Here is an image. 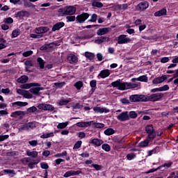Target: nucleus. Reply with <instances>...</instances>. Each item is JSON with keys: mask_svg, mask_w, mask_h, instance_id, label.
Listing matches in <instances>:
<instances>
[{"mask_svg": "<svg viewBox=\"0 0 178 178\" xmlns=\"http://www.w3.org/2000/svg\"><path fill=\"white\" fill-rule=\"evenodd\" d=\"M83 122V127H90L92 123H94V121H86Z\"/></svg>", "mask_w": 178, "mask_h": 178, "instance_id": "62", "label": "nucleus"}, {"mask_svg": "<svg viewBox=\"0 0 178 178\" xmlns=\"http://www.w3.org/2000/svg\"><path fill=\"white\" fill-rule=\"evenodd\" d=\"M55 136L54 134V132H50V133H44L42 135L40 136V138H49V137H54Z\"/></svg>", "mask_w": 178, "mask_h": 178, "instance_id": "41", "label": "nucleus"}, {"mask_svg": "<svg viewBox=\"0 0 178 178\" xmlns=\"http://www.w3.org/2000/svg\"><path fill=\"white\" fill-rule=\"evenodd\" d=\"M3 172L6 175H16V172H15V170H3Z\"/></svg>", "mask_w": 178, "mask_h": 178, "instance_id": "57", "label": "nucleus"}, {"mask_svg": "<svg viewBox=\"0 0 178 178\" xmlns=\"http://www.w3.org/2000/svg\"><path fill=\"white\" fill-rule=\"evenodd\" d=\"M3 23H6V24H12V23H13V18L10 17L5 18L3 19Z\"/></svg>", "mask_w": 178, "mask_h": 178, "instance_id": "53", "label": "nucleus"}, {"mask_svg": "<svg viewBox=\"0 0 178 178\" xmlns=\"http://www.w3.org/2000/svg\"><path fill=\"white\" fill-rule=\"evenodd\" d=\"M65 85H66L65 81L54 83L55 87H57L58 88H63Z\"/></svg>", "mask_w": 178, "mask_h": 178, "instance_id": "49", "label": "nucleus"}, {"mask_svg": "<svg viewBox=\"0 0 178 178\" xmlns=\"http://www.w3.org/2000/svg\"><path fill=\"white\" fill-rule=\"evenodd\" d=\"M74 87L76 88V90H81V88L83 87V81H79L76 83H74Z\"/></svg>", "mask_w": 178, "mask_h": 178, "instance_id": "47", "label": "nucleus"}, {"mask_svg": "<svg viewBox=\"0 0 178 178\" xmlns=\"http://www.w3.org/2000/svg\"><path fill=\"white\" fill-rule=\"evenodd\" d=\"M102 148L104 151H106V152H109V151H111V146L108 143L103 144Z\"/></svg>", "mask_w": 178, "mask_h": 178, "instance_id": "48", "label": "nucleus"}, {"mask_svg": "<svg viewBox=\"0 0 178 178\" xmlns=\"http://www.w3.org/2000/svg\"><path fill=\"white\" fill-rule=\"evenodd\" d=\"M145 102H156L163 98V93H154L149 96L145 95Z\"/></svg>", "mask_w": 178, "mask_h": 178, "instance_id": "2", "label": "nucleus"}, {"mask_svg": "<svg viewBox=\"0 0 178 178\" xmlns=\"http://www.w3.org/2000/svg\"><path fill=\"white\" fill-rule=\"evenodd\" d=\"M76 13V8L73 6H66L65 7V15L72 16Z\"/></svg>", "mask_w": 178, "mask_h": 178, "instance_id": "17", "label": "nucleus"}, {"mask_svg": "<svg viewBox=\"0 0 178 178\" xmlns=\"http://www.w3.org/2000/svg\"><path fill=\"white\" fill-rule=\"evenodd\" d=\"M49 31V28L47 26H40L35 28L36 34H45V33H48Z\"/></svg>", "mask_w": 178, "mask_h": 178, "instance_id": "18", "label": "nucleus"}, {"mask_svg": "<svg viewBox=\"0 0 178 178\" xmlns=\"http://www.w3.org/2000/svg\"><path fill=\"white\" fill-rule=\"evenodd\" d=\"M118 44H129L131 42V39L127 38V35H120L117 39Z\"/></svg>", "mask_w": 178, "mask_h": 178, "instance_id": "6", "label": "nucleus"}, {"mask_svg": "<svg viewBox=\"0 0 178 178\" xmlns=\"http://www.w3.org/2000/svg\"><path fill=\"white\" fill-rule=\"evenodd\" d=\"M35 122H29L27 124L24 125L22 130H29V129H35Z\"/></svg>", "mask_w": 178, "mask_h": 178, "instance_id": "26", "label": "nucleus"}, {"mask_svg": "<svg viewBox=\"0 0 178 178\" xmlns=\"http://www.w3.org/2000/svg\"><path fill=\"white\" fill-rule=\"evenodd\" d=\"M116 133V131L113 128H108L104 131L105 136H112Z\"/></svg>", "mask_w": 178, "mask_h": 178, "instance_id": "35", "label": "nucleus"}, {"mask_svg": "<svg viewBox=\"0 0 178 178\" xmlns=\"http://www.w3.org/2000/svg\"><path fill=\"white\" fill-rule=\"evenodd\" d=\"M132 81L134 83H136V81H142L143 83H148V76L146 75H143L138 78L132 79Z\"/></svg>", "mask_w": 178, "mask_h": 178, "instance_id": "23", "label": "nucleus"}, {"mask_svg": "<svg viewBox=\"0 0 178 178\" xmlns=\"http://www.w3.org/2000/svg\"><path fill=\"white\" fill-rule=\"evenodd\" d=\"M54 43H50L47 44H44L42 47H40V51H47V49H49V48H52V46L51 44H53Z\"/></svg>", "mask_w": 178, "mask_h": 178, "instance_id": "50", "label": "nucleus"}, {"mask_svg": "<svg viewBox=\"0 0 178 178\" xmlns=\"http://www.w3.org/2000/svg\"><path fill=\"white\" fill-rule=\"evenodd\" d=\"M63 27H65V22H57L54 25H53L51 31L53 32L59 31V30Z\"/></svg>", "mask_w": 178, "mask_h": 178, "instance_id": "19", "label": "nucleus"}, {"mask_svg": "<svg viewBox=\"0 0 178 178\" xmlns=\"http://www.w3.org/2000/svg\"><path fill=\"white\" fill-rule=\"evenodd\" d=\"M16 16H17V17H29L30 13H29V11L22 10L17 12Z\"/></svg>", "mask_w": 178, "mask_h": 178, "instance_id": "28", "label": "nucleus"}, {"mask_svg": "<svg viewBox=\"0 0 178 178\" xmlns=\"http://www.w3.org/2000/svg\"><path fill=\"white\" fill-rule=\"evenodd\" d=\"M102 143H104V142L98 138H94L92 140H90V144H93L94 145H96L97 147H101Z\"/></svg>", "mask_w": 178, "mask_h": 178, "instance_id": "30", "label": "nucleus"}, {"mask_svg": "<svg viewBox=\"0 0 178 178\" xmlns=\"http://www.w3.org/2000/svg\"><path fill=\"white\" fill-rule=\"evenodd\" d=\"M149 6V3L148 1H142L137 6L138 10H141L142 12H144L146 9H148V7Z\"/></svg>", "mask_w": 178, "mask_h": 178, "instance_id": "11", "label": "nucleus"}, {"mask_svg": "<svg viewBox=\"0 0 178 178\" xmlns=\"http://www.w3.org/2000/svg\"><path fill=\"white\" fill-rule=\"evenodd\" d=\"M111 30H112L111 28H100L97 31V35H105V34H108Z\"/></svg>", "mask_w": 178, "mask_h": 178, "instance_id": "20", "label": "nucleus"}, {"mask_svg": "<svg viewBox=\"0 0 178 178\" xmlns=\"http://www.w3.org/2000/svg\"><path fill=\"white\" fill-rule=\"evenodd\" d=\"M147 137L149 141H151V140H154L156 137V132L155 131H151V132H147Z\"/></svg>", "mask_w": 178, "mask_h": 178, "instance_id": "34", "label": "nucleus"}, {"mask_svg": "<svg viewBox=\"0 0 178 178\" xmlns=\"http://www.w3.org/2000/svg\"><path fill=\"white\" fill-rule=\"evenodd\" d=\"M70 102V99H66L63 97L58 102V105L59 106H63V105H67Z\"/></svg>", "mask_w": 178, "mask_h": 178, "instance_id": "33", "label": "nucleus"}, {"mask_svg": "<svg viewBox=\"0 0 178 178\" xmlns=\"http://www.w3.org/2000/svg\"><path fill=\"white\" fill-rule=\"evenodd\" d=\"M131 102H145V95H131L129 97Z\"/></svg>", "mask_w": 178, "mask_h": 178, "instance_id": "4", "label": "nucleus"}, {"mask_svg": "<svg viewBox=\"0 0 178 178\" xmlns=\"http://www.w3.org/2000/svg\"><path fill=\"white\" fill-rule=\"evenodd\" d=\"M25 115L26 113L23 111H16L11 113L10 118H15V119L19 118V119H22Z\"/></svg>", "mask_w": 178, "mask_h": 178, "instance_id": "12", "label": "nucleus"}, {"mask_svg": "<svg viewBox=\"0 0 178 178\" xmlns=\"http://www.w3.org/2000/svg\"><path fill=\"white\" fill-rule=\"evenodd\" d=\"M149 141L150 140L149 139L145 140L143 141H141L138 145H139V147H141L142 148L148 147V145H149Z\"/></svg>", "mask_w": 178, "mask_h": 178, "instance_id": "39", "label": "nucleus"}, {"mask_svg": "<svg viewBox=\"0 0 178 178\" xmlns=\"http://www.w3.org/2000/svg\"><path fill=\"white\" fill-rule=\"evenodd\" d=\"M81 173H82L81 170H76V171L70 170V171H67L64 174L63 177H70V176H77Z\"/></svg>", "mask_w": 178, "mask_h": 178, "instance_id": "16", "label": "nucleus"}, {"mask_svg": "<svg viewBox=\"0 0 178 178\" xmlns=\"http://www.w3.org/2000/svg\"><path fill=\"white\" fill-rule=\"evenodd\" d=\"M20 35V29H15L13 31L11 38H16Z\"/></svg>", "mask_w": 178, "mask_h": 178, "instance_id": "42", "label": "nucleus"}, {"mask_svg": "<svg viewBox=\"0 0 178 178\" xmlns=\"http://www.w3.org/2000/svg\"><path fill=\"white\" fill-rule=\"evenodd\" d=\"M31 55H33V51H31V50H29V51H24L22 54V56H24V58H27L29 56H31Z\"/></svg>", "mask_w": 178, "mask_h": 178, "instance_id": "55", "label": "nucleus"}, {"mask_svg": "<svg viewBox=\"0 0 178 178\" xmlns=\"http://www.w3.org/2000/svg\"><path fill=\"white\" fill-rule=\"evenodd\" d=\"M91 167L94 168L95 169V170H97V171L102 170V165L92 164Z\"/></svg>", "mask_w": 178, "mask_h": 178, "instance_id": "58", "label": "nucleus"}, {"mask_svg": "<svg viewBox=\"0 0 178 178\" xmlns=\"http://www.w3.org/2000/svg\"><path fill=\"white\" fill-rule=\"evenodd\" d=\"M67 60L68 63L73 65L74 63H77V62H79V57L73 54H69L67 57Z\"/></svg>", "mask_w": 178, "mask_h": 178, "instance_id": "9", "label": "nucleus"}, {"mask_svg": "<svg viewBox=\"0 0 178 178\" xmlns=\"http://www.w3.org/2000/svg\"><path fill=\"white\" fill-rule=\"evenodd\" d=\"M101 79H106V77H109L111 76V72H109V70H103L100 71L99 75Z\"/></svg>", "mask_w": 178, "mask_h": 178, "instance_id": "22", "label": "nucleus"}, {"mask_svg": "<svg viewBox=\"0 0 178 178\" xmlns=\"http://www.w3.org/2000/svg\"><path fill=\"white\" fill-rule=\"evenodd\" d=\"M85 56L89 60H94L95 58V54L91 52L86 51L85 52Z\"/></svg>", "mask_w": 178, "mask_h": 178, "instance_id": "36", "label": "nucleus"}, {"mask_svg": "<svg viewBox=\"0 0 178 178\" xmlns=\"http://www.w3.org/2000/svg\"><path fill=\"white\" fill-rule=\"evenodd\" d=\"M113 88H118L120 91H124L126 90V82H121L120 79L111 83Z\"/></svg>", "mask_w": 178, "mask_h": 178, "instance_id": "3", "label": "nucleus"}, {"mask_svg": "<svg viewBox=\"0 0 178 178\" xmlns=\"http://www.w3.org/2000/svg\"><path fill=\"white\" fill-rule=\"evenodd\" d=\"M93 111L95 113H109L111 112L109 109L99 106H95Z\"/></svg>", "mask_w": 178, "mask_h": 178, "instance_id": "14", "label": "nucleus"}, {"mask_svg": "<svg viewBox=\"0 0 178 178\" xmlns=\"http://www.w3.org/2000/svg\"><path fill=\"white\" fill-rule=\"evenodd\" d=\"M17 81L20 84H24L29 81V76L26 75H22L17 79Z\"/></svg>", "mask_w": 178, "mask_h": 178, "instance_id": "27", "label": "nucleus"}, {"mask_svg": "<svg viewBox=\"0 0 178 178\" xmlns=\"http://www.w3.org/2000/svg\"><path fill=\"white\" fill-rule=\"evenodd\" d=\"M126 140H127V137L126 136H123V137L114 136L112 138L113 149H114L115 151H120V149H122V148H124V146L126 145Z\"/></svg>", "mask_w": 178, "mask_h": 178, "instance_id": "1", "label": "nucleus"}, {"mask_svg": "<svg viewBox=\"0 0 178 178\" xmlns=\"http://www.w3.org/2000/svg\"><path fill=\"white\" fill-rule=\"evenodd\" d=\"M67 124H69L68 122L59 123L57 125V129H66V127H67Z\"/></svg>", "mask_w": 178, "mask_h": 178, "instance_id": "45", "label": "nucleus"}, {"mask_svg": "<svg viewBox=\"0 0 178 178\" xmlns=\"http://www.w3.org/2000/svg\"><path fill=\"white\" fill-rule=\"evenodd\" d=\"M90 17V14L88 13H83L81 15H79L76 17V22L78 23H84L87 19Z\"/></svg>", "mask_w": 178, "mask_h": 178, "instance_id": "7", "label": "nucleus"}, {"mask_svg": "<svg viewBox=\"0 0 178 178\" xmlns=\"http://www.w3.org/2000/svg\"><path fill=\"white\" fill-rule=\"evenodd\" d=\"M166 13H168L166 8H163L154 13V16L155 17H161V16H165Z\"/></svg>", "mask_w": 178, "mask_h": 178, "instance_id": "24", "label": "nucleus"}, {"mask_svg": "<svg viewBox=\"0 0 178 178\" xmlns=\"http://www.w3.org/2000/svg\"><path fill=\"white\" fill-rule=\"evenodd\" d=\"M26 155L28 156H31L32 158H37V156H38V152L37 151L30 152L28 150L26 152Z\"/></svg>", "mask_w": 178, "mask_h": 178, "instance_id": "38", "label": "nucleus"}, {"mask_svg": "<svg viewBox=\"0 0 178 178\" xmlns=\"http://www.w3.org/2000/svg\"><path fill=\"white\" fill-rule=\"evenodd\" d=\"M92 124L96 129H104V127H105V124L99 123V122H95L94 121L92 123Z\"/></svg>", "mask_w": 178, "mask_h": 178, "instance_id": "40", "label": "nucleus"}, {"mask_svg": "<svg viewBox=\"0 0 178 178\" xmlns=\"http://www.w3.org/2000/svg\"><path fill=\"white\" fill-rule=\"evenodd\" d=\"M90 86L91 88H97V80H92L90 82Z\"/></svg>", "mask_w": 178, "mask_h": 178, "instance_id": "61", "label": "nucleus"}, {"mask_svg": "<svg viewBox=\"0 0 178 178\" xmlns=\"http://www.w3.org/2000/svg\"><path fill=\"white\" fill-rule=\"evenodd\" d=\"M109 38L106 36H101L98 38L97 40H95V44H102V42H105V41H107V42L109 41Z\"/></svg>", "mask_w": 178, "mask_h": 178, "instance_id": "25", "label": "nucleus"}, {"mask_svg": "<svg viewBox=\"0 0 178 178\" xmlns=\"http://www.w3.org/2000/svg\"><path fill=\"white\" fill-rule=\"evenodd\" d=\"M118 120H120V122H126L127 120H129V111H124L121 113L117 116Z\"/></svg>", "mask_w": 178, "mask_h": 178, "instance_id": "10", "label": "nucleus"}, {"mask_svg": "<svg viewBox=\"0 0 178 178\" xmlns=\"http://www.w3.org/2000/svg\"><path fill=\"white\" fill-rule=\"evenodd\" d=\"M29 103L26 102H15L12 103L13 108H15V109H20V108H23V106H27Z\"/></svg>", "mask_w": 178, "mask_h": 178, "instance_id": "13", "label": "nucleus"}, {"mask_svg": "<svg viewBox=\"0 0 178 178\" xmlns=\"http://www.w3.org/2000/svg\"><path fill=\"white\" fill-rule=\"evenodd\" d=\"M169 90V86L168 85H164L162 87H160V92L162 91H168Z\"/></svg>", "mask_w": 178, "mask_h": 178, "instance_id": "64", "label": "nucleus"}, {"mask_svg": "<svg viewBox=\"0 0 178 178\" xmlns=\"http://www.w3.org/2000/svg\"><path fill=\"white\" fill-rule=\"evenodd\" d=\"M168 77H170V75H162L161 76L156 77L152 81V84H161V83L168 80Z\"/></svg>", "mask_w": 178, "mask_h": 178, "instance_id": "8", "label": "nucleus"}, {"mask_svg": "<svg viewBox=\"0 0 178 178\" xmlns=\"http://www.w3.org/2000/svg\"><path fill=\"white\" fill-rule=\"evenodd\" d=\"M81 144H83V142L81 140H78L73 147V149H79V148L81 147Z\"/></svg>", "mask_w": 178, "mask_h": 178, "instance_id": "52", "label": "nucleus"}, {"mask_svg": "<svg viewBox=\"0 0 178 178\" xmlns=\"http://www.w3.org/2000/svg\"><path fill=\"white\" fill-rule=\"evenodd\" d=\"M66 20L67 22H74L76 20V16H67L66 17Z\"/></svg>", "mask_w": 178, "mask_h": 178, "instance_id": "60", "label": "nucleus"}, {"mask_svg": "<svg viewBox=\"0 0 178 178\" xmlns=\"http://www.w3.org/2000/svg\"><path fill=\"white\" fill-rule=\"evenodd\" d=\"M58 13L60 15V16H63V15H66V8H60L58 9Z\"/></svg>", "mask_w": 178, "mask_h": 178, "instance_id": "63", "label": "nucleus"}, {"mask_svg": "<svg viewBox=\"0 0 178 178\" xmlns=\"http://www.w3.org/2000/svg\"><path fill=\"white\" fill-rule=\"evenodd\" d=\"M97 20H98V15L94 13L91 15L90 19H88V22H90L91 23H96Z\"/></svg>", "mask_w": 178, "mask_h": 178, "instance_id": "43", "label": "nucleus"}, {"mask_svg": "<svg viewBox=\"0 0 178 178\" xmlns=\"http://www.w3.org/2000/svg\"><path fill=\"white\" fill-rule=\"evenodd\" d=\"M159 149V147H156V148H154L152 150H149L147 152V156H152L153 154H156L159 151L158 150Z\"/></svg>", "mask_w": 178, "mask_h": 178, "instance_id": "51", "label": "nucleus"}, {"mask_svg": "<svg viewBox=\"0 0 178 178\" xmlns=\"http://www.w3.org/2000/svg\"><path fill=\"white\" fill-rule=\"evenodd\" d=\"M24 6L25 8H35V5L33 4V3L30 1H27L26 0H24Z\"/></svg>", "mask_w": 178, "mask_h": 178, "instance_id": "44", "label": "nucleus"}, {"mask_svg": "<svg viewBox=\"0 0 178 178\" xmlns=\"http://www.w3.org/2000/svg\"><path fill=\"white\" fill-rule=\"evenodd\" d=\"M138 116V114H137L136 111H130L128 113L129 120H130V119H137Z\"/></svg>", "mask_w": 178, "mask_h": 178, "instance_id": "37", "label": "nucleus"}, {"mask_svg": "<svg viewBox=\"0 0 178 178\" xmlns=\"http://www.w3.org/2000/svg\"><path fill=\"white\" fill-rule=\"evenodd\" d=\"M44 90L43 87H36V88H31L29 91L30 92H31L32 94H33V95H40L41 93L40 92V91H42Z\"/></svg>", "mask_w": 178, "mask_h": 178, "instance_id": "21", "label": "nucleus"}, {"mask_svg": "<svg viewBox=\"0 0 178 178\" xmlns=\"http://www.w3.org/2000/svg\"><path fill=\"white\" fill-rule=\"evenodd\" d=\"M91 5L93 8H104V4L102 2L95 0L92 1Z\"/></svg>", "mask_w": 178, "mask_h": 178, "instance_id": "32", "label": "nucleus"}, {"mask_svg": "<svg viewBox=\"0 0 178 178\" xmlns=\"http://www.w3.org/2000/svg\"><path fill=\"white\" fill-rule=\"evenodd\" d=\"M28 113H34V112H37V107L33 106L27 108Z\"/></svg>", "mask_w": 178, "mask_h": 178, "instance_id": "54", "label": "nucleus"}, {"mask_svg": "<svg viewBox=\"0 0 178 178\" xmlns=\"http://www.w3.org/2000/svg\"><path fill=\"white\" fill-rule=\"evenodd\" d=\"M155 129H154V125L148 124L145 127V131L146 133H149L151 131H154Z\"/></svg>", "mask_w": 178, "mask_h": 178, "instance_id": "46", "label": "nucleus"}, {"mask_svg": "<svg viewBox=\"0 0 178 178\" xmlns=\"http://www.w3.org/2000/svg\"><path fill=\"white\" fill-rule=\"evenodd\" d=\"M136 158V154L134 153H130L127 155V159L128 161H133Z\"/></svg>", "mask_w": 178, "mask_h": 178, "instance_id": "56", "label": "nucleus"}, {"mask_svg": "<svg viewBox=\"0 0 178 178\" xmlns=\"http://www.w3.org/2000/svg\"><path fill=\"white\" fill-rule=\"evenodd\" d=\"M38 108L40 111H48L49 112H54V111H55V107L54 106L45 103L39 104Z\"/></svg>", "mask_w": 178, "mask_h": 178, "instance_id": "5", "label": "nucleus"}, {"mask_svg": "<svg viewBox=\"0 0 178 178\" xmlns=\"http://www.w3.org/2000/svg\"><path fill=\"white\" fill-rule=\"evenodd\" d=\"M24 65L29 68L33 67V61L31 60H27L25 61Z\"/></svg>", "mask_w": 178, "mask_h": 178, "instance_id": "59", "label": "nucleus"}, {"mask_svg": "<svg viewBox=\"0 0 178 178\" xmlns=\"http://www.w3.org/2000/svg\"><path fill=\"white\" fill-rule=\"evenodd\" d=\"M37 62L39 65L40 69H44L45 67V61H44L41 57H38L37 58Z\"/></svg>", "mask_w": 178, "mask_h": 178, "instance_id": "31", "label": "nucleus"}, {"mask_svg": "<svg viewBox=\"0 0 178 178\" xmlns=\"http://www.w3.org/2000/svg\"><path fill=\"white\" fill-rule=\"evenodd\" d=\"M31 87H41V84L39 83H29L21 85V88L24 90H29Z\"/></svg>", "mask_w": 178, "mask_h": 178, "instance_id": "15", "label": "nucleus"}, {"mask_svg": "<svg viewBox=\"0 0 178 178\" xmlns=\"http://www.w3.org/2000/svg\"><path fill=\"white\" fill-rule=\"evenodd\" d=\"M140 86V83H131L125 82V90H130L131 88H137Z\"/></svg>", "mask_w": 178, "mask_h": 178, "instance_id": "29", "label": "nucleus"}]
</instances>
